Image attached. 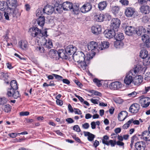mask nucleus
<instances>
[{
	"instance_id": "obj_1",
	"label": "nucleus",
	"mask_w": 150,
	"mask_h": 150,
	"mask_svg": "<svg viewBox=\"0 0 150 150\" xmlns=\"http://www.w3.org/2000/svg\"><path fill=\"white\" fill-rule=\"evenodd\" d=\"M29 32L32 37L39 38L43 37H47V31L46 30L42 31L38 28L34 27L30 28L29 29Z\"/></svg>"
},
{
	"instance_id": "obj_2",
	"label": "nucleus",
	"mask_w": 150,
	"mask_h": 150,
	"mask_svg": "<svg viewBox=\"0 0 150 150\" xmlns=\"http://www.w3.org/2000/svg\"><path fill=\"white\" fill-rule=\"evenodd\" d=\"M72 57L74 61L77 63L82 60H90L92 58L89 54H87L85 57L83 52L81 51H78L76 53H75L73 54Z\"/></svg>"
},
{
	"instance_id": "obj_3",
	"label": "nucleus",
	"mask_w": 150,
	"mask_h": 150,
	"mask_svg": "<svg viewBox=\"0 0 150 150\" xmlns=\"http://www.w3.org/2000/svg\"><path fill=\"white\" fill-rule=\"evenodd\" d=\"M134 73L133 71H130L126 74L124 80V83L126 85H129L132 83H133V78L135 76Z\"/></svg>"
},
{
	"instance_id": "obj_4",
	"label": "nucleus",
	"mask_w": 150,
	"mask_h": 150,
	"mask_svg": "<svg viewBox=\"0 0 150 150\" xmlns=\"http://www.w3.org/2000/svg\"><path fill=\"white\" fill-rule=\"evenodd\" d=\"M120 24V21L119 19L117 18H113L111 21L110 28L117 31Z\"/></svg>"
},
{
	"instance_id": "obj_5",
	"label": "nucleus",
	"mask_w": 150,
	"mask_h": 150,
	"mask_svg": "<svg viewBox=\"0 0 150 150\" xmlns=\"http://www.w3.org/2000/svg\"><path fill=\"white\" fill-rule=\"evenodd\" d=\"M139 103L142 107L147 108L150 104V98L148 97H141Z\"/></svg>"
},
{
	"instance_id": "obj_6",
	"label": "nucleus",
	"mask_w": 150,
	"mask_h": 150,
	"mask_svg": "<svg viewBox=\"0 0 150 150\" xmlns=\"http://www.w3.org/2000/svg\"><path fill=\"white\" fill-rule=\"evenodd\" d=\"M77 50L76 47L72 45L68 46L65 49V51L68 55L75 53Z\"/></svg>"
},
{
	"instance_id": "obj_7",
	"label": "nucleus",
	"mask_w": 150,
	"mask_h": 150,
	"mask_svg": "<svg viewBox=\"0 0 150 150\" xmlns=\"http://www.w3.org/2000/svg\"><path fill=\"white\" fill-rule=\"evenodd\" d=\"M122 86V84L120 82L115 81L112 82L109 85V86L111 89L115 90L120 88Z\"/></svg>"
},
{
	"instance_id": "obj_8",
	"label": "nucleus",
	"mask_w": 150,
	"mask_h": 150,
	"mask_svg": "<svg viewBox=\"0 0 150 150\" xmlns=\"http://www.w3.org/2000/svg\"><path fill=\"white\" fill-rule=\"evenodd\" d=\"M54 11V8L51 5H47L46 6L42 9L43 13H46L48 15L52 14Z\"/></svg>"
},
{
	"instance_id": "obj_9",
	"label": "nucleus",
	"mask_w": 150,
	"mask_h": 150,
	"mask_svg": "<svg viewBox=\"0 0 150 150\" xmlns=\"http://www.w3.org/2000/svg\"><path fill=\"white\" fill-rule=\"evenodd\" d=\"M115 30H106L104 32V34L105 37L108 38L110 39L114 37L115 34Z\"/></svg>"
},
{
	"instance_id": "obj_10",
	"label": "nucleus",
	"mask_w": 150,
	"mask_h": 150,
	"mask_svg": "<svg viewBox=\"0 0 150 150\" xmlns=\"http://www.w3.org/2000/svg\"><path fill=\"white\" fill-rule=\"evenodd\" d=\"M140 108V105L137 103H135L132 105L129 108L130 112L133 113H137L138 112Z\"/></svg>"
},
{
	"instance_id": "obj_11",
	"label": "nucleus",
	"mask_w": 150,
	"mask_h": 150,
	"mask_svg": "<svg viewBox=\"0 0 150 150\" xmlns=\"http://www.w3.org/2000/svg\"><path fill=\"white\" fill-rule=\"evenodd\" d=\"M91 31L92 33L95 35H98L100 34L102 31L101 25H96L92 26L91 27Z\"/></svg>"
},
{
	"instance_id": "obj_12",
	"label": "nucleus",
	"mask_w": 150,
	"mask_h": 150,
	"mask_svg": "<svg viewBox=\"0 0 150 150\" xmlns=\"http://www.w3.org/2000/svg\"><path fill=\"white\" fill-rule=\"evenodd\" d=\"M145 147V143L142 141L137 142L135 143L134 150H144Z\"/></svg>"
},
{
	"instance_id": "obj_13",
	"label": "nucleus",
	"mask_w": 150,
	"mask_h": 150,
	"mask_svg": "<svg viewBox=\"0 0 150 150\" xmlns=\"http://www.w3.org/2000/svg\"><path fill=\"white\" fill-rule=\"evenodd\" d=\"M133 79V83L135 85H138L142 81L143 78L140 75H135Z\"/></svg>"
},
{
	"instance_id": "obj_14",
	"label": "nucleus",
	"mask_w": 150,
	"mask_h": 150,
	"mask_svg": "<svg viewBox=\"0 0 150 150\" xmlns=\"http://www.w3.org/2000/svg\"><path fill=\"white\" fill-rule=\"evenodd\" d=\"M18 45L20 48L24 50H27L28 47V42L25 40H22L19 41Z\"/></svg>"
},
{
	"instance_id": "obj_15",
	"label": "nucleus",
	"mask_w": 150,
	"mask_h": 150,
	"mask_svg": "<svg viewBox=\"0 0 150 150\" xmlns=\"http://www.w3.org/2000/svg\"><path fill=\"white\" fill-rule=\"evenodd\" d=\"M7 5L8 8L13 12L17 6V1L16 0H11Z\"/></svg>"
},
{
	"instance_id": "obj_16",
	"label": "nucleus",
	"mask_w": 150,
	"mask_h": 150,
	"mask_svg": "<svg viewBox=\"0 0 150 150\" xmlns=\"http://www.w3.org/2000/svg\"><path fill=\"white\" fill-rule=\"evenodd\" d=\"M92 8V6L89 3H86L80 8V10L82 13H86L89 11Z\"/></svg>"
},
{
	"instance_id": "obj_17",
	"label": "nucleus",
	"mask_w": 150,
	"mask_h": 150,
	"mask_svg": "<svg viewBox=\"0 0 150 150\" xmlns=\"http://www.w3.org/2000/svg\"><path fill=\"white\" fill-rule=\"evenodd\" d=\"M142 40L145 43L147 47H150V38L149 35L145 34L142 35Z\"/></svg>"
},
{
	"instance_id": "obj_18",
	"label": "nucleus",
	"mask_w": 150,
	"mask_h": 150,
	"mask_svg": "<svg viewBox=\"0 0 150 150\" xmlns=\"http://www.w3.org/2000/svg\"><path fill=\"white\" fill-rule=\"evenodd\" d=\"M135 30V28L131 26H127L125 29V33L129 36L132 35Z\"/></svg>"
},
{
	"instance_id": "obj_19",
	"label": "nucleus",
	"mask_w": 150,
	"mask_h": 150,
	"mask_svg": "<svg viewBox=\"0 0 150 150\" xmlns=\"http://www.w3.org/2000/svg\"><path fill=\"white\" fill-rule=\"evenodd\" d=\"M98 45L96 42L94 41L90 42L88 44V48L89 50H93L98 48Z\"/></svg>"
},
{
	"instance_id": "obj_20",
	"label": "nucleus",
	"mask_w": 150,
	"mask_h": 150,
	"mask_svg": "<svg viewBox=\"0 0 150 150\" xmlns=\"http://www.w3.org/2000/svg\"><path fill=\"white\" fill-rule=\"evenodd\" d=\"M146 68L144 67L143 68L141 67V65H138L137 66L134 68L133 70H130L131 72L132 71L134 72V74L135 75H137L138 73L139 72L141 73L142 71L144 70V71H145V70L146 69Z\"/></svg>"
},
{
	"instance_id": "obj_21",
	"label": "nucleus",
	"mask_w": 150,
	"mask_h": 150,
	"mask_svg": "<svg viewBox=\"0 0 150 150\" xmlns=\"http://www.w3.org/2000/svg\"><path fill=\"white\" fill-rule=\"evenodd\" d=\"M135 12V10L133 8L129 7L125 9V13L127 17H131L134 14Z\"/></svg>"
},
{
	"instance_id": "obj_22",
	"label": "nucleus",
	"mask_w": 150,
	"mask_h": 150,
	"mask_svg": "<svg viewBox=\"0 0 150 150\" xmlns=\"http://www.w3.org/2000/svg\"><path fill=\"white\" fill-rule=\"evenodd\" d=\"M141 138L145 141H150V132L148 130L142 132Z\"/></svg>"
},
{
	"instance_id": "obj_23",
	"label": "nucleus",
	"mask_w": 150,
	"mask_h": 150,
	"mask_svg": "<svg viewBox=\"0 0 150 150\" xmlns=\"http://www.w3.org/2000/svg\"><path fill=\"white\" fill-rule=\"evenodd\" d=\"M141 12L144 14L149 13L150 12V8L148 5L142 6L140 8Z\"/></svg>"
},
{
	"instance_id": "obj_24",
	"label": "nucleus",
	"mask_w": 150,
	"mask_h": 150,
	"mask_svg": "<svg viewBox=\"0 0 150 150\" xmlns=\"http://www.w3.org/2000/svg\"><path fill=\"white\" fill-rule=\"evenodd\" d=\"M89 60H82L80 61V62H78L77 64L78 67L81 69L84 70L85 69L87 66V62Z\"/></svg>"
},
{
	"instance_id": "obj_25",
	"label": "nucleus",
	"mask_w": 150,
	"mask_h": 150,
	"mask_svg": "<svg viewBox=\"0 0 150 150\" xmlns=\"http://www.w3.org/2000/svg\"><path fill=\"white\" fill-rule=\"evenodd\" d=\"M45 42L43 44L44 47L48 49L51 48L53 47L52 40L49 38L47 39L45 38Z\"/></svg>"
},
{
	"instance_id": "obj_26",
	"label": "nucleus",
	"mask_w": 150,
	"mask_h": 150,
	"mask_svg": "<svg viewBox=\"0 0 150 150\" xmlns=\"http://www.w3.org/2000/svg\"><path fill=\"white\" fill-rule=\"evenodd\" d=\"M128 113L126 111H122L119 114L118 118L120 121L124 120L127 117Z\"/></svg>"
},
{
	"instance_id": "obj_27",
	"label": "nucleus",
	"mask_w": 150,
	"mask_h": 150,
	"mask_svg": "<svg viewBox=\"0 0 150 150\" xmlns=\"http://www.w3.org/2000/svg\"><path fill=\"white\" fill-rule=\"evenodd\" d=\"M105 16L103 13H98L94 16V19L98 22L103 21L105 18Z\"/></svg>"
},
{
	"instance_id": "obj_28",
	"label": "nucleus",
	"mask_w": 150,
	"mask_h": 150,
	"mask_svg": "<svg viewBox=\"0 0 150 150\" xmlns=\"http://www.w3.org/2000/svg\"><path fill=\"white\" fill-rule=\"evenodd\" d=\"M72 3L67 1L64 2L62 4L63 9L67 11L71 10L72 7Z\"/></svg>"
},
{
	"instance_id": "obj_29",
	"label": "nucleus",
	"mask_w": 150,
	"mask_h": 150,
	"mask_svg": "<svg viewBox=\"0 0 150 150\" xmlns=\"http://www.w3.org/2000/svg\"><path fill=\"white\" fill-rule=\"evenodd\" d=\"M8 7L7 4L6 2L4 1H2L0 3V10L3 11H4L6 8ZM2 15L0 12V19L2 18Z\"/></svg>"
},
{
	"instance_id": "obj_30",
	"label": "nucleus",
	"mask_w": 150,
	"mask_h": 150,
	"mask_svg": "<svg viewBox=\"0 0 150 150\" xmlns=\"http://www.w3.org/2000/svg\"><path fill=\"white\" fill-rule=\"evenodd\" d=\"M109 45V43L107 42H102L101 44L98 45V50H102L104 49L107 48L108 47Z\"/></svg>"
},
{
	"instance_id": "obj_31",
	"label": "nucleus",
	"mask_w": 150,
	"mask_h": 150,
	"mask_svg": "<svg viewBox=\"0 0 150 150\" xmlns=\"http://www.w3.org/2000/svg\"><path fill=\"white\" fill-rule=\"evenodd\" d=\"M146 32V29L142 26H140L138 30L137 31L136 33L138 35L142 36L145 34Z\"/></svg>"
},
{
	"instance_id": "obj_32",
	"label": "nucleus",
	"mask_w": 150,
	"mask_h": 150,
	"mask_svg": "<svg viewBox=\"0 0 150 150\" xmlns=\"http://www.w3.org/2000/svg\"><path fill=\"white\" fill-rule=\"evenodd\" d=\"M45 18L44 16L39 17L37 20V22L38 25L43 27L45 23Z\"/></svg>"
},
{
	"instance_id": "obj_33",
	"label": "nucleus",
	"mask_w": 150,
	"mask_h": 150,
	"mask_svg": "<svg viewBox=\"0 0 150 150\" xmlns=\"http://www.w3.org/2000/svg\"><path fill=\"white\" fill-rule=\"evenodd\" d=\"M84 134L85 136L88 137V139L90 141H93L95 138V135L89 132H84Z\"/></svg>"
},
{
	"instance_id": "obj_34",
	"label": "nucleus",
	"mask_w": 150,
	"mask_h": 150,
	"mask_svg": "<svg viewBox=\"0 0 150 150\" xmlns=\"http://www.w3.org/2000/svg\"><path fill=\"white\" fill-rule=\"evenodd\" d=\"M71 6V10L74 12V14H78L79 12V5L76 4L73 5L72 4Z\"/></svg>"
},
{
	"instance_id": "obj_35",
	"label": "nucleus",
	"mask_w": 150,
	"mask_h": 150,
	"mask_svg": "<svg viewBox=\"0 0 150 150\" xmlns=\"http://www.w3.org/2000/svg\"><path fill=\"white\" fill-rule=\"evenodd\" d=\"M115 38L116 41H121L124 38V36L122 33H119L116 34L115 33L114 36Z\"/></svg>"
},
{
	"instance_id": "obj_36",
	"label": "nucleus",
	"mask_w": 150,
	"mask_h": 150,
	"mask_svg": "<svg viewBox=\"0 0 150 150\" xmlns=\"http://www.w3.org/2000/svg\"><path fill=\"white\" fill-rule=\"evenodd\" d=\"M148 56V52L146 50H143L140 52V56L142 58L145 59L147 58Z\"/></svg>"
},
{
	"instance_id": "obj_37",
	"label": "nucleus",
	"mask_w": 150,
	"mask_h": 150,
	"mask_svg": "<svg viewBox=\"0 0 150 150\" xmlns=\"http://www.w3.org/2000/svg\"><path fill=\"white\" fill-rule=\"evenodd\" d=\"M54 8V11L56 10L58 13H60L62 11V6L61 4L59 3L58 4H55Z\"/></svg>"
},
{
	"instance_id": "obj_38",
	"label": "nucleus",
	"mask_w": 150,
	"mask_h": 150,
	"mask_svg": "<svg viewBox=\"0 0 150 150\" xmlns=\"http://www.w3.org/2000/svg\"><path fill=\"white\" fill-rule=\"evenodd\" d=\"M107 6V3L105 1L100 2L98 4V7L100 10L104 9Z\"/></svg>"
},
{
	"instance_id": "obj_39",
	"label": "nucleus",
	"mask_w": 150,
	"mask_h": 150,
	"mask_svg": "<svg viewBox=\"0 0 150 150\" xmlns=\"http://www.w3.org/2000/svg\"><path fill=\"white\" fill-rule=\"evenodd\" d=\"M10 86L11 87V88L14 90H17L18 88L17 82L15 80L12 81L10 83Z\"/></svg>"
},
{
	"instance_id": "obj_40",
	"label": "nucleus",
	"mask_w": 150,
	"mask_h": 150,
	"mask_svg": "<svg viewBox=\"0 0 150 150\" xmlns=\"http://www.w3.org/2000/svg\"><path fill=\"white\" fill-rule=\"evenodd\" d=\"M132 118H131L123 125L122 127L124 129H127L129 127L130 125H132Z\"/></svg>"
},
{
	"instance_id": "obj_41",
	"label": "nucleus",
	"mask_w": 150,
	"mask_h": 150,
	"mask_svg": "<svg viewBox=\"0 0 150 150\" xmlns=\"http://www.w3.org/2000/svg\"><path fill=\"white\" fill-rule=\"evenodd\" d=\"M15 90L10 88L7 90V92L6 94L7 96L8 97H12L13 94Z\"/></svg>"
},
{
	"instance_id": "obj_42",
	"label": "nucleus",
	"mask_w": 150,
	"mask_h": 150,
	"mask_svg": "<svg viewBox=\"0 0 150 150\" xmlns=\"http://www.w3.org/2000/svg\"><path fill=\"white\" fill-rule=\"evenodd\" d=\"M20 96V94L18 91L15 90L12 97L14 99H17Z\"/></svg>"
},
{
	"instance_id": "obj_43",
	"label": "nucleus",
	"mask_w": 150,
	"mask_h": 150,
	"mask_svg": "<svg viewBox=\"0 0 150 150\" xmlns=\"http://www.w3.org/2000/svg\"><path fill=\"white\" fill-rule=\"evenodd\" d=\"M119 10V8L117 6H112V8L111 11L113 13H117Z\"/></svg>"
},
{
	"instance_id": "obj_44",
	"label": "nucleus",
	"mask_w": 150,
	"mask_h": 150,
	"mask_svg": "<svg viewBox=\"0 0 150 150\" xmlns=\"http://www.w3.org/2000/svg\"><path fill=\"white\" fill-rule=\"evenodd\" d=\"M144 64L146 65H150V55H149L147 58H146L144 60Z\"/></svg>"
},
{
	"instance_id": "obj_45",
	"label": "nucleus",
	"mask_w": 150,
	"mask_h": 150,
	"mask_svg": "<svg viewBox=\"0 0 150 150\" xmlns=\"http://www.w3.org/2000/svg\"><path fill=\"white\" fill-rule=\"evenodd\" d=\"M93 81L95 83L98 87L101 86L102 84L100 83V81L97 79L95 78L93 80Z\"/></svg>"
},
{
	"instance_id": "obj_46",
	"label": "nucleus",
	"mask_w": 150,
	"mask_h": 150,
	"mask_svg": "<svg viewBox=\"0 0 150 150\" xmlns=\"http://www.w3.org/2000/svg\"><path fill=\"white\" fill-rule=\"evenodd\" d=\"M116 144V141H113V140H110L108 142V143L107 144V145L109 146L111 145L112 147L114 146Z\"/></svg>"
},
{
	"instance_id": "obj_47",
	"label": "nucleus",
	"mask_w": 150,
	"mask_h": 150,
	"mask_svg": "<svg viewBox=\"0 0 150 150\" xmlns=\"http://www.w3.org/2000/svg\"><path fill=\"white\" fill-rule=\"evenodd\" d=\"M7 101V99L4 97L0 98V104L4 105L6 103Z\"/></svg>"
},
{
	"instance_id": "obj_48",
	"label": "nucleus",
	"mask_w": 150,
	"mask_h": 150,
	"mask_svg": "<svg viewBox=\"0 0 150 150\" xmlns=\"http://www.w3.org/2000/svg\"><path fill=\"white\" fill-rule=\"evenodd\" d=\"M4 110L5 112H8L11 110L10 106L9 105H6L4 106Z\"/></svg>"
},
{
	"instance_id": "obj_49",
	"label": "nucleus",
	"mask_w": 150,
	"mask_h": 150,
	"mask_svg": "<svg viewBox=\"0 0 150 150\" xmlns=\"http://www.w3.org/2000/svg\"><path fill=\"white\" fill-rule=\"evenodd\" d=\"M137 137L136 136H133L132 138L131 143L130 144V147L132 148L133 146L134 143L135 142V140L136 139Z\"/></svg>"
},
{
	"instance_id": "obj_50",
	"label": "nucleus",
	"mask_w": 150,
	"mask_h": 150,
	"mask_svg": "<svg viewBox=\"0 0 150 150\" xmlns=\"http://www.w3.org/2000/svg\"><path fill=\"white\" fill-rule=\"evenodd\" d=\"M120 2L123 5L127 6L129 4V1L128 0H120Z\"/></svg>"
},
{
	"instance_id": "obj_51",
	"label": "nucleus",
	"mask_w": 150,
	"mask_h": 150,
	"mask_svg": "<svg viewBox=\"0 0 150 150\" xmlns=\"http://www.w3.org/2000/svg\"><path fill=\"white\" fill-rule=\"evenodd\" d=\"M36 16L39 17H41V16L42 15L43 13H42V10L40 9H38L36 11Z\"/></svg>"
},
{
	"instance_id": "obj_52",
	"label": "nucleus",
	"mask_w": 150,
	"mask_h": 150,
	"mask_svg": "<svg viewBox=\"0 0 150 150\" xmlns=\"http://www.w3.org/2000/svg\"><path fill=\"white\" fill-rule=\"evenodd\" d=\"M52 75L55 77L56 79L58 80H62L63 77L59 75L55 74H52Z\"/></svg>"
},
{
	"instance_id": "obj_53",
	"label": "nucleus",
	"mask_w": 150,
	"mask_h": 150,
	"mask_svg": "<svg viewBox=\"0 0 150 150\" xmlns=\"http://www.w3.org/2000/svg\"><path fill=\"white\" fill-rule=\"evenodd\" d=\"M36 50L39 51L40 52L42 53L44 52L45 50L43 47H37Z\"/></svg>"
},
{
	"instance_id": "obj_54",
	"label": "nucleus",
	"mask_w": 150,
	"mask_h": 150,
	"mask_svg": "<svg viewBox=\"0 0 150 150\" xmlns=\"http://www.w3.org/2000/svg\"><path fill=\"white\" fill-rule=\"evenodd\" d=\"M99 100V98H93L91 100V102L94 104H98V101Z\"/></svg>"
},
{
	"instance_id": "obj_55",
	"label": "nucleus",
	"mask_w": 150,
	"mask_h": 150,
	"mask_svg": "<svg viewBox=\"0 0 150 150\" xmlns=\"http://www.w3.org/2000/svg\"><path fill=\"white\" fill-rule=\"evenodd\" d=\"M74 130L77 132H80V129L79 126L77 125H75L73 127Z\"/></svg>"
},
{
	"instance_id": "obj_56",
	"label": "nucleus",
	"mask_w": 150,
	"mask_h": 150,
	"mask_svg": "<svg viewBox=\"0 0 150 150\" xmlns=\"http://www.w3.org/2000/svg\"><path fill=\"white\" fill-rule=\"evenodd\" d=\"M74 112L75 114L79 115H81L82 114V112L81 110L78 108H74Z\"/></svg>"
},
{
	"instance_id": "obj_57",
	"label": "nucleus",
	"mask_w": 150,
	"mask_h": 150,
	"mask_svg": "<svg viewBox=\"0 0 150 150\" xmlns=\"http://www.w3.org/2000/svg\"><path fill=\"white\" fill-rule=\"evenodd\" d=\"M29 112L28 111L21 112L20 113V115L21 116H27L29 115Z\"/></svg>"
},
{
	"instance_id": "obj_58",
	"label": "nucleus",
	"mask_w": 150,
	"mask_h": 150,
	"mask_svg": "<svg viewBox=\"0 0 150 150\" xmlns=\"http://www.w3.org/2000/svg\"><path fill=\"white\" fill-rule=\"evenodd\" d=\"M90 127L89 124L88 123H85L82 125V127L85 129H88Z\"/></svg>"
},
{
	"instance_id": "obj_59",
	"label": "nucleus",
	"mask_w": 150,
	"mask_h": 150,
	"mask_svg": "<svg viewBox=\"0 0 150 150\" xmlns=\"http://www.w3.org/2000/svg\"><path fill=\"white\" fill-rule=\"evenodd\" d=\"M18 133H9L8 135L11 137L14 138L16 137L17 135L19 134Z\"/></svg>"
},
{
	"instance_id": "obj_60",
	"label": "nucleus",
	"mask_w": 150,
	"mask_h": 150,
	"mask_svg": "<svg viewBox=\"0 0 150 150\" xmlns=\"http://www.w3.org/2000/svg\"><path fill=\"white\" fill-rule=\"evenodd\" d=\"M146 77L145 78L146 80L148 81L150 80V72H147L145 74Z\"/></svg>"
},
{
	"instance_id": "obj_61",
	"label": "nucleus",
	"mask_w": 150,
	"mask_h": 150,
	"mask_svg": "<svg viewBox=\"0 0 150 150\" xmlns=\"http://www.w3.org/2000/svg\"><path fill=\"white\" fill-rule=\"evenodd\" d=\"M137 93L135 91H134L128 94V96L130 97H134L137 95Z\"/></svg>"
},
{
	"instance_id": "obj_62",
	"label": "nucleus",
	"mask_w": 150,
	"mask_h": 150,
	"mask_svg": "<svg viewBox=\"0 0 150 150\" xmlns=\"http://www.w3.org/2000/svg\"><path fill=\"white\" fill-rule=\"evenodd\" d=\"M60 56L59 57H60L61 58H65L66 59L68 57V55L67 54V53L66 54H65L64 51L62 53L61 55H60Z\"/></svg>"
},
{
	"instance_id": "obj_63",
	"label": "nucleus",
	"mask_w": 150,
	"mask_h": 150,
	"mask_svg": "<svg viewBox=\"0 0 150 150\" xmlns=\"http://www.w3.org/2000/svg\"><path fill=\"white\" fill-rule=\"evenodd\" d=\"M121 42L120 41H117L115 42L114 45L116 48L118 47H119V46L120 45Z\"/></svg>"
},
{
	"instance_id": "obj_64",
	"label": "nucleus",
	"mask_w": 150,
	"mask_h": 150,
	"mask_svg": "<svg viewBox=\"0 0 150 150\" xmlns=\"http://www.w3.org/2000/svg\"><path fill=\"white\" fill-rule=\"evenodd\" d=\"M66 121L68 123H71L74 122V121L71 118H68L66 120Z\"/></svg>"
}]
</instances>
